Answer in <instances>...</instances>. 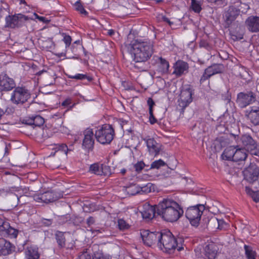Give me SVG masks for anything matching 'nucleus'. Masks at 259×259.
I'll use <instances>...</instances> for the list:
<instances>
[{
	"instance_id": "obj_1",
	"label": "nucleus",
	"mask_w": 259,
	"mask_h": 259,
	"mask_svg": "<svg viewBox=\"0 0 259 259\" xmlns=\"http://www.w3.org/2000/svg\"><path fill=\"white\" fill-rule=\"evenodd\" d=\"M183 213L181 206L171 198H164L157 205V213L167 222H176Z\"/></svg>"
},
{
	"instance_id": "obj_2",
	"label": "nucleus",
	"mask_w": 259,
	"mask_h": 259,
	"mask_svg": "<svg viewBox=\"0 0 259 259\" xmlns=\"http://www.w3.org/2000/svg\"><path fill=\"white\" fill-rule=\"evenodd\" d=\"M130 52L136 63H144L152 57L153 53V45L150 41L135 39L131 44Z\"/></svg>"
},
{
	"instance_id": "obj_3",
	"label": "nucleus",
	"mask_w": 259,
	"mask_h": 259,
	"mask_svg": "<svg viewBox=\"0 0 259 259\" xmlns=\"http://www.w3.org/2000/svg\"><path fill=\"white\" fill-rule=\"evenodd\" d=\"M182 240L181 238H176L169 230L161 232L159 248L163 252L167 253H172L176 249L181 251L183 249Z\"/></svg>"
},
{
	"instance_id": "obj_4",
	"label": "nucleus",
	"mask_w": 259,
	"mask_h": 259,
	"mask_svg": "<svg viewBox=\"0 0 259 259\" xmlns=\"http://www.w3.org/2000/svg\"><path fill=\"white\" fill-rule=\"evenodd\" d=\"M96 138L102 144H109L112 141L114 130L110 124H105L95 133Z\"/></svg>"
},
{
	"instance_id": "obj_5",
	"label": "nucleus",
	"mask_w": 259,
	"mask_h": 259,
	"mask_svg": "<svg viewBox=\"0 0 259 259\" xmlns=\"http://www.w3.org/2000/svg\"><path fill=\"white\" fill-rule=\"evenodd\" d=\"M205 210L204 204H197L188 207L186 211V217L190 221V224L197 227L200 221L203 211Z\"/></svg>"
},
{
	"instance_id": "obj_6",
	"label": "nucleus",
	"mask_w": 259,
	"mask_h": 259,
	"mask_svg": "<svg viewBox=\"0 0 259 259\" xmlns=\"http://www.w3.org/2000/svg\"><path fill=\"white\" fill-rule=\"evenodd\" d=\"M237 141L239 146H242L243 149L251 154L259 155V145L250 135L246 134L240 138L238 137Z\"/></svg>"
},
{
	"instance_id": "obj_7",
	"label": "nucleus",
	"mask_w": 259,
	"mask_h": 259,
	"mask_svg": "<svg viewBox=\"0 0 259 259\" xmlns=\"http://www.w3.org/2000/svg\"><path fill=\"white\" fill-rule=\"evenodd\" d=\"M30 98V94L24 88L17 87L11 93L10 101L13 104L21 105Z\"/></svg>"
},
{
	"instance_id": "obj_8",
	"label": "nucleus",
	"mask_w": 259,
	"mask_h": 259,
	"mask_svg": "<svg viewBox=\"0 0 259 259\" xmlns=\"http://www.w3.org/2000/svg\"><path fill=\"white\" fill-rule=\"evenodd\" d=\"M161 232H150L148 230H143L140 231V235L144 244L151 246L156 244L158 246Z\"/></svg>"
},
{
	"instance_id": "obj_9",
	"label": "nucleus",
	"mask_w": 259,
	"mask_h": 259,
	"mask_svg": "<svg viewBox=\"0 0 259 259\" xmlns=\"http://www.w3.org/2000/svg\"><path fill=\"white\" fill-rule=\"evenodd\" d=\"M72 41V36L68 33L66 32V59H77L76 53L77 51V47L80 44L79 40H75L71 45Z\"/></svg>"
},
{
	"instance_id": "obj_10",
	"label": "nucleus",
	"mask_w": 259,
	"mask_h": 259,
	"mask_svg": "<svg viewBox=\"0 0 259 259\" xmlns=\"http://www.w3.org/2000/svg\"><path fill=\"white\" fill-rule=\"evenodd\" d=\"M6 26L15 28L21 26L25 21L29 20V18L22 14H17L6 17Z\"/></svg>"
},
{
	"instance_id": "obj_11",
	"label": "nucleus",
	"mask_w": 259,
	"mask_h": 259,
	"mask_svg": "<svg viewBox=\"0 0 259 259\" xmlns=\"http://www.w3.org/2000/svg\"><path fill=\"white\" fill-rule=\"evenodd\" d=\"M256 101V96L252 92H240L237 95L236 102L241 108H245Z\"/></svg>"
},
{
	"instance_id": "obj_12",
	"label": "nucleus",
	"mask_w": 259,
	"mask_h": 259,
	"mask_svg": "<svg viewBox=\"0 0 259 259\" xmlns=\"http://www.w3.org/2000/svg\"><path fill=\"white\" fill-rule=\"evenodd\" d=\"M244 179L249 183H252L258 179L259 168L254 163L250 162L249 165L243 171Z\"/></svg>"
},
{
	"instance_id": "obj_13",
	"label": "nucleus",
	"mask_w": 259,
	"mask_h": 259,
	"mask_svg": "<svg viewBox=\"0 0 259 259\" xmlns=\"http://www.w3.org/2000/svg\"><path fill=\"white\" fill-rule=\"evenodd\" d=\"M193 91L190 86L184 87L180 94L179 106L182 108H185L192 101Z\"/></svg>"
},
{
	"instance_id": "obj_14",
	"label": "nucleus",
	"mask_w": 259,
	"mask_h": 259,
	"mask_svg": "<svg viewBox=\"0 0 259 259\" xmlns=\"http://www.w3.org/2000/svg\"><path fill=\"white\" fill-rule=\"evenodd\" d=\"M83 134L84 138L82 141V147L88 152H89L92 151L94 148V133L92 129L88 128L84 131Z\"/></svg>"
},
{
	"instance_id": "obj_15",
	"label": "nucleus",
	"mask_w": 259,
	"mask_h": 259,
	"mask_svg": "<svg viewBox=\"0 0 259 259\" xmlns=\"http://www.w3.org/2000/svg\"><path fill=\"white\" fill-rule=\"evenodd\" d=\"M140 212L143 218L146 220L149 221L153 219L155 213L157 212V207H155L146 203L143 205Z\"/></svg>"
},
{
	"instance_id": "obj_16",
	"label": "nucleus",
	"mask_w": 259,
	"mask_h": 259,
	"mask_svg": "<svg viewBox=\"0 0 259 259\" xmlns=\"http://www.w3.org/2000/svg\"><path fill=\"white\" fill-rule=\"evenodd\" d=\"M174 71L173 74L176 75L177 77H180L188 72V64L182 60H178L174 65Z\"/></svg>"
},
{
	"instance_id": "obj_17",
	"label": "nucleus",
	"mask_w": 259,
	"mask_h": 259,
	"mask_svg": "<svg viewBox=\"0 0 259 259\" xmlns=\"http://www.w3.org/2000/svg\"><path fill=\"white\" fill-rule=\"evenodd\" d=\"M219 249V246L216 243L213 242H208L204 248L206 257L207 259H215Z\"/></svg>"
},
{
	"instance_id": "obj_18",
	"label": "nucleus",
	"mask_w": 259,
	"mask_h": 259,
	"mask_svg": "<svg viewBox=\"0 0 259 259\" xmlns=\"http://www.w3.org/2000/svg\"><path fill=\"white\" fill-rule=\"evenodd\" d=\"M63 192H52L49 191L44 193H41V198H42V202L48 203L52 202L56 200L63 197Z\"/></svg>"
},
{
	"instance_id": "obj_19",
	"label": "nucleus",
	"mask_w": 259,
	"mask_h": 259,
	"mask_svg": "<svg viewBox=\"0 0 259 259\" xmlns=\"http://www.w3.org/2000/svg\"><path fill=\"white\" fill-rule=\"evenodd\" d=\"M247 29L252 32H259V17L251 16L245 21Z\"/></svg>"
},
{
	"instance_id": "obj_20",
	"label": "nucleus",
	"mask_w": 259,
	"mask_h": 259,
	"mask_svg": "<svg viewBox=\"0 0 259 259\" xmlns=\"http://www.w3.org/2000/svg\"><path fill=\"white\" fill-rule=\"evenodd\" d=\"M15 87L14 80L5 75L0 78V90L2 91H8L12 90Z\"/></svg>"
},
{
	"instance_id": "obj_21",
	"label": "nucleus",
	"mask_w": 259,
	"mask_h": 259,
	"mask_svg": "<svg viewBox=\"0 0 259 259\" xmlns=\"http://www.w3.org/2000/svg\"><path fill=\"white\" fill-rule=\"evenodd\" d=\"M152 187V184L151 183H148L146 186L143 187H138L136 185H132L127 188L126 191L128 194L131 195H136L140 193V191L149 193L151 191Z\"/></svg>"
},
{
	"instance_id": "obj_22",
	"label": "nucleus",
	"mask_w": 259,
	"mask_h": 259,
	"mask_svg": "<svg viewBox=\"0 0 259 259\" xmlns=\"http://www.w3.org/2000/svg\"><path fill=\"white\" fill-rule=\"evenodd\" d=\"M240 10L232 6L230 7L225 15V22L229 26L240 15Z\"/></svg>"
},
{
	"instance_id": "obj_23",
	"label": "nucleus",
	"mask_w": 259,
	"mask_h": 259,
	"mask_svg": "<svg viewBox=\"0 0 259 259\" xmlns=\"http://www.w3.org/2000/svg\"><path fill=\"white\" fill-rule=\"evenodd\" d=\"M147 146L149 152L156 156L159 154L161 146L158 144L153 138H149L146 140Z\"/></svg>"
},
{
	"instance_id": "obj_24",
	"label": "nucleus",
	"mask_w": 259,
	"mask_h": 259,
	"mask_svg": "<svg viewBox=\"0 0 259 259\" xmlns=\"http://www.w3.org/2000/svg\"><path fill=\"white\" fill-rule=\"evenodd\" d=\"M237 146L235 150V154L233 161L242 162L246 160L247 154L246 150L242 148H237Z\"/></svg>"
},
{
	"instance_id": "obj_25",
	"label": "nucleus",
	"mask_w": 259,
	"mask_h": 259,
	"mask_svg": "<svg viewBox=\"0 0 259 259\" xmlns=\"http://www.w3.org/2000/svg\"><path fill=\"white\" fill-rule=\"evenodd\" d=\"M3 229L1 235L3 236L8 235L13 238H16L18 234V231L14 228L10 227V224L7 222L4 226L1 228Z\"/></svg>"
},
{
	"instance_id": "obj_26",
	"label": "nucleus",
	"mask_w": 259,
	"mask_h": 259,
	"mask_svg": "<svg viewBox=\"0 0 259 259\" xmlns=\"http://www.w3.org/2000/svg\"><path fill=\"white\" fill-rule=\"evenodd\" d=\"M227 224L224 222L223 220H219L215 217H211L208 220V226L209 227H212L214 226V227H217V229L222 230L225 226H227Z\"/></svg>"
},
{
	"instance_id": "obj_27",
	"label": "nucleus",
	"mask_w": 259,
	"mask_h": 259,
	"mask_svg": "<svg viewBox=\"0 0 259 259\" xmlns=\"http://www.w3.org/2000/svg\"><path fill=\"white\" fill-rule=\"evenodd\" d=\"M26 123L29 125L40 126L44 123V119L39 115L32 116L26 119Z\"/></svg>"
},
{
	"instance_id": "obj_28",
	"label": "nucleus",
	"mask_w": 259,
	"mask_h": 259,
	"mask_svg": "<svg viewBox=\"0 0 259 259\" xmlns=\"http://www.w3.org/2000/svg\"><path fill=\"white\" fill-rule=\"evenodd\" d=\"M223 69V67L222 64H214L208 67L205 69V71L206 74H208V76L211 77L215 74L221 73Z\"/></svg>"
},
{
	"instance_id": "obj_29",
	"label": "nucleus",
	"mask_w": 259,
	"mask_h": 259,
	"mask_svg": "<svg viewBox=\"0 0 259 259\" xmlns=\"http://www.w3.org/2000/svg\"><path fill=\"white\" fill-rule=\"evenodd\" d=\"M66 139H67L69 141L67 142V145L66 144V148L67 151H66V154L68 151H72L74 149L73 144L77 141V137L76 135L71 134L70 133H67L66 132Z\"/></svg>"
},
{
	"instance_id": "obj_30",
	"label": "nucleus",
	"mask_w": 259,
	"mask_h": 259,
	"mask_svg": "<svg viewBox=\"0 0 259 259\" xmlns=\"http://www.w3.org/2000/svg\"><path fill=\"white\" fill-rule=\"evenodd\" d=\"M248 117L253 124L259 125V108L251 109L248 114Z\"/></svg>"
},
{
	"instance_id": "obj_31",
	"label": "nucleus",
	"mask_w": 259,
	"mask_h": 259,
	"mask_svg": "<svg viewBox=\"0 0 259 259\" xmlns=\"http://www.w3.org/2000/svg\"><path fill=\"white\" fill-rule=\"evenodd\" d=\"M235 147L230 146L225 149L222 154V157L224 159L227 160H234L235 154Z\"/></svg>"
},
{
	"instance_id": "obj_32",
	"label": "nucleus",
	"mask_w": 259,
	"mask_h": 259,
	"mask_svg": "<svg viewBox=\"0 0 259 259\" xmlns=\"http://www.w3.org/2000/svg\"><path fill=\"white\" fill-rule=\"evenodd\" d=\"M26 259H39L37 249L34 247H28L25 251Z\"/></svg>"
},
{
	"instance_id": "obj_33",
	"label": "nucleus",
	"mask_w": 259,
	"mask_h": 259,
	"mask_svg": "<svg viewBox=\"0 0 259 259\" xmlns=\"http://www.w3.org/2000/svg\"><path fill=\"white\" fill-rule=\"evenodd\" d=\"M244 248L245 254L247 259H256V252L253 250L251 246L244 245Z\"/></svg>"
},
{
	"instance_id": "obj_34",
	"label": "nucleus",
	"mask_w": 259,
	"mask_h": 259,
	"mask_svg": "<svg viewBox=\"0 0 259 259\" xmlns=\"http://www.w3.org/2000/svg\"><path fill=\"white\" fill-rule=\"evenodd\" d=\"M159 68L160 69V71L163 73H167L169 67L168 62L166 61L165 59L162 58V57H160L159 58Z\"/></svg>"
},
{
	"instance_id": "obj_35",
	"label": "nucleus",
	"mask_w": 259,
	"mask_h": 259,
	"mask_svg": "<svg viewBox=\"0 0 259 259\" xmlns=\"http://www.w3.org/2000/svg\"><path fill=\"white\" fill-rule=\"evenodd\" d=\"M191 8L192 10L196 13H199L201 10V3L197 0H191Z\"/></svg>"
},
{
	"instance_id": "obj_36",
	"label": "nucleus",
	"mask_w": 259,
	"mask_h": 259,
	"mask_svg": "<svg viewBox=\"0 0 259 259\" xmlns=\"http://www.w3.org/2000/svg\"><path fill=\"white\" fill-rule=\"evenodd\" d=\"M29 18V20H35V19H38V20L40 22H42L44 23H48L50 22V20L48 19L45 17L38 16L36 13H33L32 14H30L29 15L27 16Z\"/></svg>"
},
{
	"instance_id": "obj_37",
	"label": "nucleus",
	"mask_w": 259,
	"mask_h": 259,
	"mask_svg": "<svg viewBox=\"0 0 259 259\" xmlns=\"http://www.w3.org/2000/svg\"><path fill=\"white\" fill-rule=\"evenodd\" d=\"M10 245L9 242L3 238L0 239V255L6 253V250L9 247Z\"/></svg>"
},
{
	"instance_id": "obj_38",
	"label": "nucleus",
	"mask_w": 259,
	"mask_h": 259,
	"mask_svg": "<svg viewBox=\"0 0 259 259\" xmlns=\"http://www.w3.org/2000/svg\"><path fill=\"white\" fill-rule=\"evenodd\" d=\"M239 30L238 32L237 31H232L231 32V38L234 40H240L243 38L244 33L243 31H240L241 28L239 27Z\"/></svg>"
},
{
	"instance_id": "obj_39",
	"label": "nucleus",
	"mask_w": 259,
	"mask_h": 259,
	"mask_svg": "<svg viewBox=\"0 0 259 259\" xmlns=\"http://www.w3.org/2000/svg\"><path fill=\"white\" fill-rule=\"evenodd\" d=\"M66 75H67L68 77L70 78H73L77 80H83L87 79L88 81H91L92 80V78L87 76L86 74H77L74 76H71L67 75L66 73Z\"/></svg>"
},
{
	"instance_id": "obj_40",
	"label": "nucleus",
	"mask_w": 259,
	"mask_h": 259,
	"mask_svg": "<svg viewBox=\"0 0 259 259\" xmlns=\"http://www.w3.org/2000/svg\"><path fill=\"white\" fill-rule=\"evenodd\" d=\"M77 259H91V250L89 249H84Z\"/></svg>"
},
{
	"instance_id": "obj_41",
	"label": "nucleus",
	"mask_w": 259,
	"mask_h": 259,
	"mask_svg": "<svg viewBox=\"0 0 259 259\" xmlns=\"http://www.w3.org/2000/svg\"><path fill=\"white\" fill-rule=\"evenodd\" d=\"M118 228L120 230H127L130 227V225L127 223L123 219H119L118 220Z\"/></svg>"
},
{
	"instance_id": "obj_42",
	"label": "nucleus",
	"mask_w": 259,
	"mask_h": 259,
	"mask_svg": "<svg viewBox=\"0 0 259 259\" xmlns=\"http://www.w3.org/2000/svg\"><path fill=\"white\" fill-rule=\"evenodd\" d=\"M76 11L80 12V14L87 16L88 13L84 9L82 5L79 2H76L74 5Z\"/></svg>"
},
{
	"instance_id": "obj_43",
	"label": "nucleus",
	"mask_w": 259,
	"mask_h": 259,
	"mask_svg": "<svg viewBox=\"0 0 259 259\" xmlns=\"http://www.w3.org/2000/svg\"><path fill=\"white\" fill-rule=\"evenodd\" d=\"M199 46L200 48H203L207 51H210L212 49V46L210 44L207 40L202 39L199 42Z\"/></svg>"
},
{
	"instance_id": "obj_44",
	"label": "nucleus",
	"mask_w": 259,
	"mask_h": 259,
	"mask_svg": "<svg viewBox=\"0 0 259 259\" xmlns=\"http://www.w3.org/2000/svg\"><path fill=\"white\" fill-rule=\"evenodd\" d=\"M56 239L58 244L61 246H63L65 243L64 240V233L62 232H57L56 234Z\"/></svg>"
},
{
	"instance_id": "obj_45",
	"label": "nucleus",
	"mask_w": 259,
	"mask_h": 259,
	"mask_svg": "<svg viewBox=\"0 0 259 259\" xmlns=\"http://www.w3.org/2000/svg\"><path fill=\"white\" fill-rule=\"evenodd\" d=\"M100 169L101 165L100 166L98 164L96 163L92 164L90 167V171L98 175H102Z\"/></svg>"
},
{
	"instance_id": "obj_46",
	"label": "nucleus",
	"mask_w": 259,
	"mask_h": 259,
	"mask_svg": "<svg viewBox=\"0 0 259 259\" xmlns=\"http://www.w3.org/2000/svg\"><path fill=\"white\" fill-rule=\"evenodd\" d=\"M165 165V163L161 159L155 160L153 161L151 164V168H159L161 166Z\"/></svg>"
},
{
	"instance_id": "obj_47",
	"label": "nucleus",
	"mask_w": 259,
	"mask_h": 259,
	"mask_svg": "<svg viewBox=\"0 0 259 259\" xmlns=\"http://www.w3.org/2000/svg\"><path fill=\"white\" fill-rule=\"evenodd\" d=\"M109 169L110 168L108 166L104 164L101 165L100 171L102 173V175H107L108 174H110V172Z\"/></svg>"
},
{
	"instance_id": "obj_48",
	"label": "nucleus",
	"mask_w": 259,
	"mask_h": 259,
	"mask_svg": "<svg viewBox=\"0 0 259 259\" xmlns=\"http://www.w3.org/2000/svg\"><path fill=\"white\" fill-rule=\"evenodd\" d=\"M145 165V164L143 161H140L135 164L134 167L136 169V171L139 172L143 169Z\"/></svg>"
},
{
	"instance_id": "obj_49",
	"label": "nucleus",
	"mask_w": 259,
	"mask_h": 259,
	"mask_svg": "<svg viewBox=\"0 0 259 259\" xmlns=\"http://www.w3.org/2000/svg\"><path fill=\"white\" fill-rule=\"evenodd\" d=\"M147 104L149 106V112L153 111V108L155 105V104L151 98H149L148 99Z\"/></svg>"
},
{
	"instance_id": "obj_50",
	"label": "nucleus",
	"mask_w": 259,
	"mask_h": 259,
	"mask_svg": "<svg viewBox=\"0 0 259 259\" xmlns=\"http://www.w3.org/2000/svg\"><path fill=\"white\" fill-rule=\"evenodd\" d=\"M92 259H111V257L109 255L100 253L96 254Z\"/></svg>"
},
{
	"instance_id": "obj_51",
	"label": "nucleus",
	"mask_w": 259,
	"mask_h": 259,
	"mask_svg": "<svg viewBox=\"0 0 259 259\" xmlns=\"http://www.w3.org/2000/svg\"><path fill=\"white\" fill-rule=\"evenodd\" d=\"M149 122L151 124H154L157 122V120L154 117L153 114V111L149 112Z\"/></svg>"
},
{
	"instance_id": "obj_52",
	"label": "nucleus",
	"mask_w": 259,
	"mask_h": 259,
	"mask_svg": "<svg viewBox=\"0 0 259 259\" xmlns=\"http://www.w3.org/2000/svg\"><path fill=\"white\" fill-rule=\"evenodd\" d=\"M66 112L68 110H70L72 109V108L74 106L75 103H73L72 106H69L70 104L72 103L71 100L70 99H66Z\"/></svg>"
},
{
	"instance_id": "obj_53",
	"label": "nucleus",
	"mask_w": 259,
	"mask_h": 259,
	"mask_svg": "<svg viewBox=\"0 0 259 259\" xmlns=\"http://www.w3.org/2000/svg\"><path fill=\"white\" fill-rule=\"evenodd\" d=\"M210 77L209 76H208V74H206V72L204 71V72L203 73V74H202V75L201 76V78H200V83H202L203 82H204L205 80H207L208 79H209Z\"/></svg>"
},
{
	"instance_id": "obj_54",
	"label": "nucleus",
	"mask_w": 259,
	"mask_h": 259,
	"mask_svg": "<svg viewBox=\"0 0 259 259\" xmlns=\"http://www.w3.org/2000/svg\"><path fill=\"white\" fill-rule=\"evenodd\" d=\"M252 198L255 202H259V191L252 192Z\"/></svg>"
},
{
	"instance_id": "obj_55",
	"label": "nucleus",
	"mask_w": 259,
	"mask_h": 259,
	"mask_svg": "<svg viewBox=\"0 0 259 259\" xmlns=\"http://www.w3.org/2000/svg\"><path fill=\"white\" fill-rule=\"evenodd\" d=\"M231 95L229 94L228 91H227L225 95H222V99L227 102H229L231 100Z\"/></svg>"
},
{
	"instance_id": "obj_56",
	"label": "nucleus",
	"mask_w": 259,
	"mask_h": 259,
	"mask_svg": "<svg viewBox=\"0 0 259 259\" xmlns=\"http://www.w3.org/2000/svg\"><path fill=\"white\" fill-rule=\"evenodd\" d=\"M95 223V219L93 217H90L87 220V224L88 227L91 226V225L94 224Z\"/></svg>"
},
{
	"instance_id": "obj_57",
	"label": "nucleus",
	"mask_w": 259,
	"mask_h": 259,
	"mask_svg": "<svg viewBox=\"0 0 259 259\" xmlns=\"http://www.w3.org/2000/svg\"><path fill=\"white\" fill-rule=\"evenodd\" d=\"M34 200L37 202H42V198H41V194H39L34 196Z\"/></svg>"
},
{
	"instance_id": "obj_58",
	"label": "nucleus",
	"mask_w": 259,
	"mask_h": 259,
	"mask_svg": "<svg viewBox=\"0 0 259 259\" xmlns=\"http://www.w3.org/2000/svg\"><path fill=\"white\" fill-rule=\"evenodd\" d=\"M209 3H213L216 5L222 4L223 0H207Z\"/></svg>"
},
{
	"instance_id": "obj_59",
	"label": "nucleus",
	"mask_w": 259,
	"mask_h": 259,
	"mask_svg": "<svg viewBox=\"0 0 259 259\" xmlns=\"http://www.w3.org/2000/svg\"><path fill=\"white\" fill-rule=\"evenodd\" d=\"M162 19L163 21L168 23L170 26L173 24V23L170 22L169 19L166 16H163Z\"/></svg>"
},
{
	"instance_id": "obj_60",
	"label": "nucleus",
	"mask_w": 259,
	"mask_h": 259,
	"mask_svg": "<svg viewBox=\"0 0 259 259\" xmlns=\"http://www.w3.org/2000/svg\"><path fill=\"white\" fill-rule=\"evenodd\" d=\"M107 33L109 35L112 36L115 33V31L113 29H110Z\"/></svg>"
},
{
	"instance_id": "obj_61",
	"label": "nucleus",
	"mask_w": 259,
	"mask_h": 259,
	"mask_svg": "<svg viewBox=\"0 0 259 259\" xmlns=\"http://www.w3.org/2000/svg\"><path fill=\"white\" fill-rule=\"evenodd\" d=\"M119 122H120V124L122 128H123V126L124 125H125V124L127 123V121H126L125 120H120Z\"/></svg>"
},
{
	"instance_id": "obj_62",
	"label": "nucleus",
	"mask_w": 259,
	"mask_h": 259,
	"mask_svg": "<svg viewBox=\"0 0 259 259\" xmlns=\"http://www.w3.org/2000/svg\"><path fill=\"white\" fill-rule=\"evenodd\" d=\"M20 188H18V187L16 188V187H15V188H12L11 191H12L18 192V191H20Z\"/></svg>"
},
{
	"instance_id": "obj_63",
	"label": "nucleus",
	"mask_w": 259,
	"mask_h": 259,
	"mask_svg": "<svg viewBox=\"0 0 259 259\" xmlns=\"http://www.w3.org/2000/svg\"><path fill=\"white\" fill-rule=\"evenodd\" d=\"M3 10L2 9L1 6H0V19L3 16Z\"/></svg>"
},
{
	"instance_id": "obj_64",
	"label": "nucleus",
	"mask_w": 259,
	"mask_h": 259,
	"mask_svg": "<svg viewBox=\"0 0 259 259\" xmlns=\"http://www.w3.org/2000/svg\"><path fill=\"white\" fill-rule=\"evenodd\" d=\"M126 169H122L121 170V173L122 174V175H124L126 172Z\"/></svg>"
}]
</instances>
